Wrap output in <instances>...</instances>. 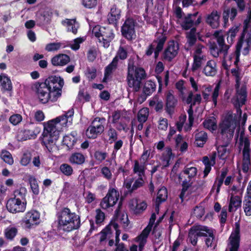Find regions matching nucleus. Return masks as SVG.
Returning <instances> with one entry per match:
<instances>
[{
    "mask_svg": "<svg viewBox=\"0 0 251 251\" xmlns=\"http://www.w3.org/2000/svg\"><path fill=\"white\" fill-rule=\"evenodd\" d=\"M133 178H130L124 182L123 186L126 189V191L124 192V196H126L128 194H131L133 192H131L132 184L133 182Z\"/></svg>",
    "mask_w": 251,
    "mask_h": 251,
    "instance_id": "nucleus-52",
    "label": "nucleus"
},
{
    "mask_svg": "<svg viewBox=\"0 0 251 251\" xmlns=\"http://www.w3.org/2000/svg\"><path fill=\"white\" fill-rule=\"evenodd\" d=\"M114 219L115 221L119 218V221L121 224L122 225L123 227L125 229H129L131 227V226H129L130 221L128 219V216L127 213H119V216L117 217L114 216Z\"/></svg>",
    "mask_w": 251,
    "mask_h": 251,
    "instance_id": "nucleus-34",
    "label": "nucleus"
},
{
    "mask_svg": "<svg viewBox=\"0 0 251 251\" xmlns=\"http://www.w3.org/2000/svg\"><path fill=\"white\" fill-rule=\"evenodd\" d=\"M151 229L150 227H146L141 232V233L136 237V241H142L147 242V238L151 231Z\"/></svg>",
    "mask_w": 251,
    "mask_h": 251,
    "instance_id": "nucleus-48",
    "label": "nucleus"
},
{
    "mask_svg": "<svg viewBox=\"0 0 251 251\" xmlns=\"http://www.w3.org/2000/svg\"><path fill=\"white\" fill-rule=\"evenodd\" d=\"M27 177L28 183L30 185L32 193L35 195H38L40 193V189L37 178L35 176L30 175H28Z\"/></svg>",
    "mask_w": 251,
    "mask_h": 251,
    "instance_id": "nucleus-30",
    "label": "nucleus"
},
{
    "mask_svg": "<svg viewBox=\"0 0 251 251\" xmlns=\"http://www.w3.org/2000/svg\"><path fill=\"white\" fill-rule=\"evenodd\" d=\"M3 80L1 82L2 89L4 91H10L12 90L13 87L10 77L3 74Z\"/></svg>",
    "mask_w": 251,
    "mask_h": 251,
    "instance_id": "nucleus-40",
    "label": "nucleus"
},
{
    "mask_svg": "<svg viewBox=\"0 0 251 251\" xmlns=\"http://www.w3.org/2000/svg\"><path fill=\"white\" fill-rule=\"evenodd\" d=\"M220 14L217 11L213 10L209 15H208L206 22L209 24L213 28H216L219 25V19Z\"/></svg>",
    "mask_w": 251,
    "mask_h": 251,
    "instance_id": "nucleus-22",
    "label": "nucleus"
},
{
    "mask_svg": "<svg viewBox=\"0 0 251 251\" xmlns=\"http://www.w3.org/2000/svg\"><path fill=\"white\" fill-rule=\"evenodd\" d=\"M129 207L134 213L138 214L142 213L147 208V204L145 201H140L136 199L131 201Z\"/></svg>",
    "mask_w": 251,
    "mask_h": 251,
    "instance_id": "nucleus-20",
    "label": "nucleus"
},
{
    "mask_svg": "<svg viewBox=\"0 0 251 251\" xmlns=\"http://www.w3.org/2000/svg\"><path fill=\"white\" fill-rule=\"evenodd\" d=\"M183 171H184V174L185 176L187 175L189 179L194 178L197 175L198 172V170L196 167H189L188 166H185Z\"/></svg>",
    "mask_w": 251,
    "mask_h": 251,
    "instance_id": "nucleus-43",
    "label": "nucleus"
},
{
    "mask_svg": "<svg viewBox=\"0 0 251 251\" xmlns=\"http://www.w3.org/2000/svg\"><path fill=\"white\" fill-rule=\"evenodd\" d=\"M237 101L239 106H242L245 104L247 96L246 88L242 86L240 89L237 90Z\"/></svg>",
    "mask_w": 251,
    "mask_h": 251,
    "instance_id": "nucleus-31",
    "label": "nucleus"
},
{
    "mask_svg": "<svg viewBox=\"0 0 251 251\" xmlns=\"http://www.w3.org/2000/svg\"><path fill=\"white\" fill-rule=\"evenodd\" d=\"M64 84L63 78L55 75L48 77L44 82H36L34 87L39 101L43 104L56 102L62 95Z\"/></svg>",
    "mask_w": 251,
    "mask_h": 251,
    "instance_id": "nucleus-1",
    "label": "nucleus"
},
{
    "mask_svg": "<svg viewBox=\"0 0 251 251\" xmlns=\"http://www.w3.org/2000/svg\"><path fill=\"white\" fill-rule=\"evenodd\" d=\"M26 202H24L19 199L10 198L6 204V207L8 212L13 214L23 212L26 209Z\"/></svg>",
    "mask_w": 251,
    "mask_h": 251,
    "instance_id": "nucleus-14",
    "label": "nucleus"
},
{
    "mask_svg": "<svg viewBox=\"0 0 251 251\" xmlns=\"http://www.w3.org/2000/svg\"><path fill=\"white\" fill-rule=\"evenodd\" d=\"M210 53L214 57H218L219 56L220 51L217 44L214 42H210L209 45Z\"/></svg>",
    "mask_w": 251,
    "mask_h": 251,
    "instance_id": "nucleus-55",
    "label": "nucleus"
},
{
    "mask_svg": "<svg viewBox=\"0 0 251 251\" xmlns=\"http://www.w3.org/2000/svg\"><path fill=\"white\" fill-rule=\"evenodd\" d=\"M121 10L113 5L108 15L107 20L110 24L116 25L121 18Z\"/></svg>",
    "mask_w": 251,
    "mask_h": 251,
    "instance_id": "nucleus-19",
    "label": "nucleus"
},
{
    "mask_svg": "<svg viewBox=\"0 0 251 251\" xmlns=\"http://www.w3.org/2000/svg\"><path fill=\"white\" fill-rule=\"evenodd\" d=\"M61 172L67 176H70L72 175L73 169L72 166L66 163L62 164L60 167Z\"/></svg>",
    "mask_w": 251,
    "mask_h": 251,
    "instance_id": "nucleus-53",
    "label": "nucleus"
},
{
    "mask_svg": "<svg viewBox=\"0 0 251 251\" xmlns=\"http://www.w3.org/2000/svg\"><path fill=\"white\" fill-rule=\"evenodd\" d=\"M31 160V154L30 153H24L20 160V163L23 166H26Z\"/></svg>",
    "mask_w": 251,
    "mask_h": 251,
    "instance_id": "nucleus-57",
    "label": "nucleus"
},
{
    "mask_svg": "<svg viewBox=\"0 0 251 251\" xmlns=\"http://www.w3.org/2000/svg\"><path fill=\"white\" fill-rule=\"evenodd\" d=\"M174 91L169 90L165 92V110L170 116H172L178 104V100L174 94Z\"/></svg>",
    "mask_w": 251,
    "mask_h": 251,
    "instance_id": "nucleus-10",
    "label": "nucleus"
},
{
    "mask_svg": "<svg viewBox=\"0 0 251 251\" xmlns=\"http://www.w3.org/2000/svg\"><path fill=\"white\" fill-rule=\"evenodd\" d=\"M136 20L132 17H127L121 26V32L122 36L128 41H132L136 38Z\"/></svg>",
    "mask_w": 251,
    "mask_h": 251,
    "instance_id": "nucleus-7",
    "label": "nucleus"
},
{
    "mask_svg": "<svg viewBox=\"0 0 251 251\" xmlns=\"http://www.w3.org/2000/svg\"><path fill=\"white\" fill-rule=\"evenodd\" d=\"M86 39L85 37H78L74 40V44L71 45V49L74 50H78L80 48V44L84 42Z\"/></svg>",
    "mask_w": 251,
    "mask_h": 251,
    "instance_id": "nucleus-61",
    "label": "nucleus"
},
{
    "mask_svg": "<svg viewBox=\"0 0 251 251\" xmlns=\"http://www.w3.org/2000/svg\"><path fill=\"white\" fill-rule=\"evenodd\" d=\"M233 122V115L231 113H227L222 123L220 125L221 134L222 137L226 136L227 139H231L234 132L235 126L231 128Z\"/></svg>",
    "mask_w": 251,
    "mask_h": 251,
    "instance_id": "nucleus-8",
    "label": "nucleus"
},
{
    "mask_svg": "<svg viewBox=\"0 0 251 251\" xmlns=\"http://www.w3.org/2000/svg\"><path fill=\"white\" fill-rule=\"evenodd\" d=\"M60 47V43H51L46 45L45 50L48 51H53L58 50Z\"/></svg>",
    "mask_w": 251,
    "mask_h": 251,
    "instance_id": "nucleus-60",
    "label": "nucleus"
},
{
    "mask_svg": "<svg viewBox=\"0 0 251 251\" xmlns=\"http://www.w3.org/2000/svg\"><path fill=\"white\" fill-rule=\"evenodd\" d=\"M127 52L126 49L122 46H120L117 52L116 56L114 58H117V62L119 59L124 60L127 58Z\"/></svg>",
    "mask_w": 251,
    "mask_h": 251,
    "instance_id": "nucleus-49",
    "label": "nucleus"
},
{
    "mask_svg": "<svg viewBox=\"0 0 251 251\" xmlns=\"http://www.w3.org/2000/svg\"><path fill=\"white\" fill-rule=\"evenodd\" d=\"M118 62H117V58H113L112 62L108 64L104 69L105 76H109L118 67Z\"/></svg>",
    "mask_w": 251,
    "mask_h": 251,
    "instance_id": "nucleus-35",
    "label": "nucleus"
},
{
    "mask_svg": "<svg viewBox=\"0 0 251 251\" xmlns=\"http://www.w3.org/2000/svg\"><path fill=\"white\" fill-rule=\"evenodd\" d=\"M194 62L192 66V71L194 72L201 67L202 64V60L203 59V56H200L198 55H194Z\"/></svg>",
    "mask_w": 251,
    "mask_h": 251,
    "instance_id": "nucleus-44",
    "label": "nucleus"
},
{
    "mask_svg": "<svg viewBox=\"0 0 251 251\" xmlns=\"http://www.w3.org/2000/svg\"><path fill=\"white\" fill-rule=\"evenodd\" d=\"M215 118H209L203 122L204 127L208 129L215 130L217 128L216 122Z\"/></svg>",
    "mask_w": 251,
    "mask_h": 251,
    "instance_id": "nucleus-47",
    "label": "nucleus"
},
{
    "mask_svg": "<svg viewBox=\"0 0 251 251\" xmlns=\"http://www.w3.org/2000/svg\"><path fill=\"white\" fill-rule=\"evenodd\" d=\"M167 197L168 192L167 189L164 187H162L157 192L156 201L158 203H161L166 200Z\"/></svg>",
    "mask_w": 251,
    "mask_h": 251,
    "instance_id": "nucleus-39",
    "label": "nucleus"
},
{
    "mask_svg": "<svg viewBox=\"0 0 251 251\" xmlns=\"http://www.w3.org/2000/svg\"><path fill=\"white\" fill-rule=\"evenodd\" d=\"M204 232L207 234L205 239V243L206 246L208 247H212L213 246V242L215 240V236L214 234V229L212 228H209L207 226H205Z\"/></svg>",
    "mask_w": 251,
    "mask_h": 251,
    "instance_id": "nucleus-29",
    "label": "nucleus"
},
{
    "mask_svg": "<svg viewBox=\"0 0 251 251\" xmlns=\"http://www.w3.org/2000/svg\"><path fill=\"white\" fill-rule=\"evenodd\" d=\"M178 179L179 180L182 181V186H183L184 183L186 182V185L188 186V188L191 187L193 182L192 181V179H189L187 175L185 176L184 174V171H182L178 176Z\"/></svg>",
    "mask_w": 251,
    "mask_h": 251,
    "instance_id": "nucleus-54",
    "label": "nucleus"
},
{
    "mask_svg": "<svg viewBox=\"0 0 251 251\" xmlns=\"http://www.w3.org/2000/svg\"><path fill=\"white\" fill-rule=\"evenodd\" d=\"M248 196L244 201L243 208L247 216H251V181L247 188Z\"/></svg>",
    "mask_w": 251,
    "mask_h": 251,
    "instance_id": "nucleus-24",
    "label": "nucleus"
},
{
    "mask_svg": "<svg viewBox=\"0 0 251 251\" xmlns=\"http://www.w3.org/2000/svg\"><path fill=\"white\" fill-rule=\"evenodd\" d=\"M156 86L155 82L151 80H147L143 87V94H145L146 96H150L155 91Z\"/></svg>",
    "mask_w": 251,
    "mask_h": 251,
    "instance_id": "nucleus-32",
    "label": "nucleus"
},
{
    "mask_svg": "<svg viewBox=\"0 0 251 251\" xmlns=\"http://www.w3.org/2000/svg\"><path fill=\"white\" fill-rule=\"evenodd\" d=\"M26 192V189L25 187H21L14 191L13 198L19 199L22 201L24 200H25Z\"/></svg>",
    "mask_w": 251,
    "mask_h": 251,
    "instance_id": "nucleus-41",
    "label": "nucleus"
},
{
    "mask_svg": "<svg viewBox=\"0 0 251 251\" xmlns=\"http://www.w3.org/2000/svg\"><path fill=\"white\" fill-rule=\"evenodd\" d=\"M70 61L69 55L65 54H59L53 56L51 59V63L54 66H64Z\"/></svg>",
    "mask_w": 251,
    "mask_h": 251,
    "instance_id": "nucleus-21",
    "label": "nucleus"
},
{
    "mask_svg": "<svg viewBox=\"0 0 251 251\" xmlns=\"http://www.w3.org/2000/svg\"><path fill=\"white\" fill-rule=\"evenodd\" d=\"M105 118L104 117H95L91 122L86 130V135L89 139H95L101 135L104 130Z\"/></svg>",
    "mask_w": 251,
    "mask_h": 251,
    "instance_id": "nucleus-6",
    "label": "nucleus"
},
{
    "mask_svg": "<svg viewBox=\"0 0 251 251\" xmlns=\"http://www.w3.org/2000/svg\"><path fill=\"white\" fill-rule=\"evenodd\" d=\"M242 199L240 196L232 195L230 197V201L228 206L229 212L236 211L239 207L241 206Z\"/></svg>",
    "mask_w": 251,
    "mask_h": 251,
    "instance_id": "nucleus-28",
    "label": "nucleus"
},
{
    "mask_svg": "<svg viewBox=\"0 0 251 251\" xmlns=\"http://www.w3.org/2000/svg\"><path fill=\"white\" fill-rule=\"evenodd\" d=\"M178 50L179 47L177 43H176L174 40L169 41L167 48L163 52L162 59L171 62L177 55Z\"/></svg>",
    "mask_w": 251,
    "mask_h": 251,
    "instance_id": "nucleus-15",
    "label": "nucleus"
},
{
    "mask_svg": "<svg viewBox=\"0 0 251 251\" xmlns=\"http://www.w3.org/2000/svg\"><path fill=\"white\" fill-rule=\"evenodd\" d=\"M149 116V110L147 108L140 109L137 115L138 121L139 123H145Z\"/></svg>",
    "mask_w": 251,
    "mask_h": 251,
    "instance_id": "nucleus-42",
    "label": "nucleus"
},
{
    "mask_svg": "<svg viewBox=\"0 0 251 251\" xmlns=\"http://www.w3.org/2000/svg\"><path fill=\"white\" fill-rule=\"evenodd\" d=\"M119 198V193L118 191L114 188H110L106 196L102 199L100 205L104 209L112 207L116 203Z\"/></svg>",
    "mask_w": 251,
    "mask_h": 251,
    "instance_id": "nucleus-13",
    "label": "nucleus"
},
{
    "mask_svg": "<svg viewBox=\"0 0 251 251\" xmlns=\"http://www.w3.org/2000/svg\"><path fill=\"white\" fill-rule=\"evenodd\" d=\"M40 218L39 212L31 209L25 214L22 220L23 223L25 228L31 229L40 223Z\"/></svg>",
    "mask_w": 251,
    "mask_h": 251,
    "instance_id": "nucleus-11",
    "label": "nucleus"
},
{
    "mask_svg": "<svg viewBox=\"0 0 251 251\" xmlns=\"http://www.w3.org/2000/svg\"><path fill=\"white\" fill-rule=\"evenodd\" d=\"M18 233V229L15 227H8L4 230L5 237L10 241L14 239Z\"/></svg>",
    "mask_w": 251,
    "mask_h": 251,
    "instance_id": "nucleus-38",
    "label": "nucleus"
},
{
    "mask_svg": "<svg viewBox=\"0 0 251 251\" xmlns=\"http://www.w3.org/2000/svg\"><path fill=\"white\" fill-rule=\"evenodd\" d=\"M96 212V223L97 225H100L105 219V214L100 209H97Z\"/></svg>",
    "mask_w": 251,
    "mask_h": 251,
    "instance_id": "nucleus-58",
    "label": "nucleus"
},
{
    "mask_svg": "<svg viewBox=\"0 0 251 251\" xmlns=\"http://www.w3.org/2000/svg\"><path fill=\"white\" fill-rule=\"evenodd\" d=\"M173 155L172 149L170 147L167 148L166 152L163 153L162 155L161 160L163 163L162 169L169 167L171 157Z\"/></svg>",
    "mask_w": 251,
    "mask_h": 251,
    "instance_id": "nucleus-33",
    "label": "nucleus"
},
{
    "mask_svg": "<svg viewBox=\"0 0 251 251\" xmlns=\"http://www.w3.org/2000/svg\"><path fill=\"white\" fill-rule=\"evenodd\" d=\"M87 59L89 62H93L97 57V50L96 49L93 47L91 48L87 52Z\"/></svg>",
    "mask_w": 251,
    "mask_h": 251,
    "instance_id": "nucleus-62",
    "label": "nucleus"
},
{
    "mask_svg": "<svg viewBox=\"0 0 251 251\" xmlns=\"http://www.w3.org/2000/svg\"><path fill=\"white\" fill-rule=\"evenodd\" d=\"M144 183V181L141 175H139V177L138 179L135 180L134 183L132 186L131 192H134L136 190L143 186Z\"/></svg>",
    "mask_w": 251,
    "mask_h": 251,
    "instance_id": "nucleus-59",
    "label": "nucleus"
},
{
    "mask_svg": "<svg viewBox=\"0 0 251 251\" xmlns=\"http://www.w3.org/2000/svg\"><path fill=\"white\" fill-rule=\"evenodd\" d=\"M112 233L111 224H108L101 230L100 232L101 236L100 239V242L101 243L105 241L107 238V235L109 234H112Z\"/></svg>",
    "mask_w": 251,
    "mask_h": 251,
    "instance_id": "nucleus-51",
    "label": "nucleus"
},
{
    "mask_svg": "<svg viewBox=\"0 0 251 251\" xmlns=\"http://www.w3.org/2000/svg\"><path fill=\"white\" fill-rule=\"evenodd\" d=\"M195 141L194 144L198 147L202 148L206 143L208 137L205 131H201L195 134Z\"/></svg>",
    "mask_w": 251,
    "mask_h": 251,
    "instance_id": "nucleus-27",
    "label": "nucleus"
},
{
    "mask_svg": "<svg viewBox=\"0 0 251 251\" xmlns=\"http://www.w3.org/2000/svg\"><path fill=\"white\" fill-rule=\"evenodd\" d=\"M74 114V109L71 108L65 115L44 123V130L41 137V144L46 147L49 151H52L55 141L59 138L62 129L61 126L66 124L68 118L73 116Z\"/></svg>",
    "mask_w": 251,
    "mask_h": 251,
    "instance_id": "nucleus-2",
    "label": "nucleus"
},
{
    "mask_svg": "<svg viewBox=\"0 0 251 251\" xmlns=\"http://www.w3.org/2000/svg\"><path fill=\"white\" fill-rule=\"evenodd\" d=\"M202 163L205 166V168L203 171V178H205L211 170V167L214 166L212 162L210 161L209 157L207 156H204L202 158Z\"/></svg>",
    "mask_w": 251,
    "mask_h": 251,
    "instance_id": "nucleus-36",
    "label": "nucleus"
},
{
    "mask_svg": "<svg viewBox=\"0 0 251 251\" xmlns=\"http://www.w3.org/2000/svg\"><path fill=\"white\" fill-rule=\"evenodd\" d=\"M204 215V210L201 207L196 206L194 209L192 215L196 217L198 219L201 218Z\"/></svg>",
    "mask_w": 251,
    "mask_h": 251,
    "instance_id": "nucleus-64",
    "label": "nucleus"
},
{
    "mask_svg": "<svg viewBox=\"0 0 251 251\" xmlns=\"http://www.w3.org/2000/svg\"><path fill=\"white\" fill-rule=\"evenodd\" d=\"M228 240L230 246L229 251H238L240 247V235L239 226L235 227L234 231L231 233Z\"/></svg>",
    "mask_w": 251,
    "mask_h": 251,
    "instance_id": "nucleus-17",
    "label": "nucleus"
},
{
    "mask_svg": "<svg viewBox=\"0 0 251 251\" xmlns=\"http://www.w3.org/2000/svg\"><path fill=\"white\" fill-rule=\"evenodd\" d=\"M92 32L95 36L98 39L99 42L102 43L104 48L109 46L110 43L115 37L113 30L109 27L95 26Z\"/></svg>",
    "mask_w": 251,
    "mask_h": 251,
    "instance_id": "nucleus-5",
    "label": "nucleus"
},
{
    "mask_svg": "<svg viewBox=\"0 0 251 251\" xmlns=\"http://www.w3.org/2000/svg\"><path fill=\"white\" fill-rule=\"evenodd\" d=\"M85 75L89 81H92L97 76V69L95 67H92L91 68L87 67Z\"/></svg>",
    "mask_w": 251,
    "mask_h": 251,
    "instance_id": "nucleus-46",
    "label": "nucleus"
},
{
    "mask_svg": "<svg viewBox=\"0 0 251 251\" xmlns=\"http://www.w3.org/2000/svg\"><path fill=\"white\" fill-rule=\"evenodd\" d=\"M63 25L67 26V31L72 32L73 34H76L77 29L79 27V24L75 19H68L62 21Z\"/></svg>",
    "mask_w": 251,
    "mask_h": 251,
    "instance_id": "nucleus-25",
    "label": "nucleus"
},
{
    "mask_svg": "<svg viewBox=\"0 0 251 251\" xmlns=\"http://www.w3.org/2000/svg\"><path fill=\"white\" fill-rule=\"evenodd\" d=\"M147 77L145 70L142 67H136L134 63L129 62L127 66L126 81L128 87L133 92H138L142 86V81Z\"/></svg>",
    "mask_w": 251,
    "mask_h": 251,
    "instance_id": "nucleus-4",
    "label": "nucleus"
},
{
    "mask_svg": "<svg viewBox=\"0 0 251 251\" xmlns=\"http://www.w3.org/2000/svg\"><path fill=\"white\" fill-rule=\"evenodd\" d=\"M69 161L74 165H82L85 161V157L82 153L75 152L71 154L69 158Z\"/></svg>",
    "mask_w": 251,
    "mask_h": 251,
    "instance_id": "nucleus-23",
    "label": "nucleus"
},
{
    "mask_svg": "<svg viewBox=\"0 0 251 251\" xmlns=\"http://www.w3.org/2000/svg\"><path fill=\"white\" fill-rule=\"evenodd\" d=\"M62 142L64 145H65L69 149H73L74 146L76 143V141L72 138L70 135H67L64 136Z\"/></svg>",
    "mask_w": 251,
    "mask_h": 251,
    "instance_id": "nucleus-50",
    "label": "nucleus"
},
{
    "mask_svg": "<svg viewBox=\"0 0 251 251\" xmlns=\"http://www.w3.org/2000/svg\"><path fill=\"white\" fill-rule=\"evenodd\" d=\"M205 226L200 225H194L190 227L188 231V240L194 246L197 244L199 237H205L207 234L204 232Z\"/></svg>",
    "mask_w": 251,
    "mask_h": 251,
    "instance_id": "nucleus-12",
    "label": "nucleus"
},
{
    "mask_svg": "<svg viewBox=\"0 0 251 251\" xmlns=\"http://www.w3.org/2000/svg\"><path fill=\"white\" fill-rule=\"evenodd\" d=\"M216 65V63L213 60L208 61L202 72L206 76H214L217 73Z\"/></svg>",
    "mask_w": 251,
    "mask_h": 251,
    "instance_id": "nucleus-26",
    "label": "nucleus"
},
{
    "mask_svg": "<svg viewBox=\"0 0 251 251\" xmlns=\"http://www.w3.org/2000/svg\"><path fill=\"white\" fill-rule=\"evenodd\" d=\"M244 146L243 150V159L242 164V171L244 173L251 172V162L250 156V142L246 137L244 140Z\"/></svg>",
    "mask_w": 251,
    "mask_h": 251,
    "instance_id": "nucleus-9",
    "label": "nucleus"
},
{
    "mask_svg": "<svg viewBox=\"0 0 251 251\" xmlns=\"http://www.w3.org/2000/svg\"><path fill=\"white\" fill-rule=\"evenodd\" d=\"M107 135L109 136V140L110 143L115 142L118 138V133L116 130L110 127L107 131Z\"/></svg>",
    "mask_w": 251,
    "mask_h": 251,
    "instance_id": "nucleus-56",
    "label": "nucleus"
},
{
    "mask_svg": "<svg viewBox=\"0 0 251 251\" xmlns=\"http://www.w3.org/2000/svg\"><path fill=\"white\" fill-rule=\"evenodd\" d=\"M57 228L64 232L69 233L78 229L81 226V218L68 207L60 209L56 213Z\"/></svg>",
    "mask_w": 251,
    "mask_h": 251,
    "instance_id": "nucleus-3",
    "label": "nucleus"
},
{
    "mask_svg": "<svg viewBox=\"0 0 251 251\" xmlns=\"http://www.w3.org/2000/svg\"><path fill=\"white\" fill-rule=\"evenodd\" d=\"M22 120V116L20 114H14L9 118V122L14 126L18 125Z\"/></svg>",
    "mask_w": 251,
    "mask_h": 251,
    "instance_id": "nucleus-63",
    "label": "nucleus"
},
{
    "mask_svg": "<svg viewBox=\"0 0 251 251\" xmlns=\"http://www.w3.org/2000/svg\"><path fill=\"white\" fill-rule=\"evenodd\" d=\"M194 25V21L191 18V13H189L185 17L183 22L181 24V26L183 29L187 30L192 27Z\"/></svg>",
    "mask_w": 251,
    "mask_h": 251,
    "instance_id": "nucleus-37",
    "label": "nucleus"
},
{
    "mask_svg": "<svg viewBox=\"0 0 251 251\" xmlns=\"http://www.w3.org/2000/svg\"><path fill=\"white\" fill-rule=\"evenodd\" d=\"M166 40L167 37L164 34H162L153 40V43H155V44H156L155 50L153 51L154 58L155 59H157L158 58L159 53L163 50Z\"/></svg>",
    "mask_w": 251,
    "mask_h": 251,
    "instance_id": "nucleus-18",
    "label": "nucleus"
},
{
    "mask_svg": "<svg viewBox=\"0 0 251 251\" xmlns=\"http://www.w3.org/2000/svg\"><path fill=\"white\" fill-rule=\"evenodd\" d=\"M27 128L23 132L22 140L25 141L31 139H35L41 131V128L37 124L30 122L25 125Z\"/></svg>",
    "mask_w": 251,
    "mask_h": 251,
    "instance_id": "nucleus-16",
    "label": "nucleus"
},
{
    "mask_svg": "<svg viewBox=\"0 0 251 251\" xmlns=\"http://www.w3.org/2000/svg\"><path fill=\"white\" fill-rule=\"evenodd\" d=\"M1 158L3 161L9 165H12L14 163L11 154L7 151L3 150L1 151Z\"/></svg>",
    "mask_w": 251,
    "mask_h": 251,
    "instance_id": "nucleus-45",
    "label": "nucleus"
}]
</instances>
